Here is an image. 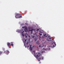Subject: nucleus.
Segmentation results:
<instances>
[{
    "instance_id": "f257e3e1",
    "label": "nucleus",
    "mask_w": 64,
    "mask_h": 64,
    "mask_svg": "<svg viewBox=\"0 0 64 64\" xmlns=\"http://www.w3.org/2000/svg\"><path fill=\"white\" fill-rule=\"evenodd\" d=\"M34 56L36 58L37 60H38L39 61H40V60H43V57L40 56L38 55V54H35Z\"/></svg>"
},
{
    "instance_id": "f03ea898",
    "label": "nucleus",
    "mask_w": 64,
    "mask_h": 64,
    "mask_svg": "<svg viewBox=\"0 0 64 64\" xmlns=\"http://www.w3.org/2000/svg\"><path fill=\"white\" fill-rule=\"evenodd\" d=\"M15 15V17L16 18H22V16L20 14H17Z\"/></svg>"
},
{
    "instance_id": "7ed1b4c3",
    "label": "nucleus",
    "mask_w": 64,
    "mask_h": 64,
    "mask_svg": "<svg viewBox=\"0 0 64 64\" xmlns=\"http://www.w3.org/2000/svg\"><path fill=\"white\" fill-rule=\"evenodd\" d=\"M23 29L22 28V29H21L20 30V32H22V36H24V34H23V32H24V30L23 31Z\"/></svg>"
},
{
    "instance_id": "20e7f679",
    "label": "nucleus",
    "mask_w": 64,
    "mask_h": 64,
    "mask_svg": "<svg viewBox=\"0 0 64 64\" xmlns=\"http://www.w3.org/2000/svg\"><path fill=\"white\" fill-rule=\"evenodd\" d=\"M30 50L32 51V50H33V47H32V45L30 44Z\"/></svg>"
},
{
    "instance_id": "39448f33",
    "label": "nucleus",
    "mask_w": 64,
    "mask_h": 64,
    "mask_svg": "<svg viewBox=\"0 0 64 64\" xmlns=\"http://www.w3.org/2000/svg\"><path fill=\"white\" fill-rule=\"evenodd\" d=\"M30 31L31 32V33H32V31H35V29L32 28V29H30Z\"/></svg>"
},
{
    "instance_id": "423d86ee",
    "label": "nucleus",
    "mask_w": 64,
    "mask_h": 64,
    "mask_svg": "<svg viewBox=\"0 0 64 64\" xmlns=\"http://www.w3.org/2000/svg\"><path fill=\"white\" fill-rule=\"evenodd\" d=\"M4 52H5V53L6 54H8L9 53V52L8 50H6V51H4Z\"/></svg>"
},
{
    "instance_id": "0eeeda50",
    "label": "nucleus",
    "mask_w": 64,
    "mask_h": 64,
    "mask_svg": "<svg viewBox=\"0 0 64 64\" xmlns=\"http://www.w3.org/2000/svg\"><path fill=\"white\" fill-rule=\"evenodd\" d=\"M7 45L9 48L10 47V43L8 42L7 43Z\"/></svg>"
},
{
    "instance_id": "6e6552de",
    "label": "nucleus",
    "mask_w": 64,
    "mask_h": 64,
    "mask_svg": "<svg viewBox=\"0 0 64 64\" xmlns=\"http://www.w3.org/2000/svg\"><path fill=\"white\" fill-rule=\"evenodd\" d=\"M44 36L45 38H47V35H46V34H44Z\"/></svg>"
},
{
    "instance_id": "1a4fd4ad",
    "label": "nucleus",
    "mask_w": 64,
    "mask_h": 64,
    "mask_svg": "<svg viewBox=\"0 0 64 64\" xmlns=\"http://www.w3.org/2000/svg\"><path fill=\"white\" fill-rule=\"evenodd\" d=\"M10 45L11 46H14V44H13V42H11L10 43Z\"/></svg>"
},
{
    "instance_id": "9d476101",
    "label": "nucleus",
    "mask_w": 64,
    "mask_h": 64,
    "mask_svg": "<svg viewBox=\"0 0 64 64\" xmlns=\"http://www.w3.org/2000/svg\"><path fill=\"white\" fill-rule=\"evenodd\" d=\"M54 45H53L52 46L53 47H55V46H56V43L55 42H54Z\"/></svg>"
},
{
    "instance_id": "9b49d317",
    "label": "nucleus",
    "mask_w": 64,
    "mask_h": 64,
    "mask_svg": "<svg viewBox=\"0 0 64 64\" xmlns=\"http://www.w3.org/2000/svg\"><path fill=\"white\" fill-rule=\"evenodd\" d=\"M39 34L40 36H42V32H40Z\"/></svg>"
},
{
    "instance_id": "f8f14e48",
    "label": "nucleus",
    "mask_w": 64,
    "mask_h": 64,
    "mask_svg": "<svg viewBox=\"0 0 64 64\" xmlns=\"http://www.w3.org/2000/svg\"><path fill=\"white\" fill-rule=\"evenodd\" d=\"M35 51L34 50H33L32 52V54H35Z\"/></svg>"
},
{
    "instance_id": "ddd939ff",
    "label": "nucleus",
    "mask_w": 64,
    "mask_h": 64,
    "mask_svg": "<svg viewBox=\"0 0 64 64\" xmlns=\"http://www.w3.org/2000/svg\"><path fill=\"white\" fill-rule=\"evenodd\" d=\"M25 28V32H27V28Z\"/></svg>"
},
{
    "instance_id": "4468645a",
    "label": "nucleus",
    "mask_w": 64,
    "mask_h": 64,
    "mask_svg": "<svg viewBox=\"0 0 64 64\" xmlns=\"http://www.w3.org/2000/svg\"><path fill=\"white\" fill-rule=\"evenodd\" d=\"M39 47H40V48H41V47H42V45H41V44H40V45H39Z\"/></svg>"
},
{
    "instance_id": "2eb2a0df",
    "label": "nucleus",
    "mask_w": 64,
    "mask_h": 64,
    "mask_svg": "<svg viewBox=\"0 0 64 64\" xmlns=\"http://www.w3.org/2000/svg\"><path fill=\"white\" fill-rule=\"evenodd\" d=\"M3 53L2 52H0V55H1Z\"/></svg>"
},
{
    "instance_id": "dca6fc26",
    "label": "nucleus",
    "mask_w": 64,
    "mask_h": 64,
    "mask_svg": "<svg viewBox=\"0 0 64 64\" xmlns=\"http://www.w3.org/2000/svg\"><path fill=\"white\" fill-rule=\"evenodd\" d=\"M36 44H39V43L38 41L36 42Z\"/></svg>"
},
{
    "instance_id": "f3484780",
    "label": "nucleus",
    "mask_w": 64,
    "mask_h": 64,
    "mask_svg": "<svg viewBox=\"0 0 64 64\" xmlns=\"http://www.w3.org/2000/svg\"><path fill=\"white\" fill-rule=\"evenodd\" d=\"M34 35H35V36H37V35L36 34V33L35 32L34 33Z\"/></svg>"
},
{
    "instance_id": "a211bd4d",
    "label": "nucleus",
    "mask_w": 64,
    "mask_h": 64,
    "mask_svg": "<svg viewBox=\"0 0 64 64\" xmlns=\"http://www.w3.org/2000/svg\"><path fill=\"white\" fill-rule=\"evenodd\" d=\"M26 34H25V37L26 38H27V35H26Z\"/></svg>"
},
{
    "instance_id": "6ab92c4d",
    "label": "nucleus",
    "mask_w": 64,
    "mask_h": 64,
    "mask_svg": "<svg viewBox=\"0 0 64 64\" xmlns=\"http://www.w3.org/2000/svg\"><path fill=\"white\" fill-rule=\"evenodd\" d=\"M26 40H25V41L24 42V43L25 44H26Z\"/></svg>"
},
{
    "instance_id": "aec40b11",
    "label": "nucleus",
    "mask_w": 64,
    "mask_h": 64,
    "mask_svg": "<svg viewBox=\"0 0 64 64\" xmlns=\"http://www.w3.org/2000/svg\"><path fill=\"white\" fill-rule=\"evenodd\" d=\"M36 31H39V28L37 29V30H36Z\"/></svg>"
},
{
    "instance_id": "412c9836",
    "label": "nucleus",
    "mask_w": 64,
    "mask_h": 64,
    "mask_svg": "<svg viewBox=\"0 0 64 64\" xmlns=\"http://www.w3.org/2000/svg\"><path fill=\"white\" fill-rule=\"evenodd\" d=\"M25 27H22V28H25Z\"/></svg>"
},
{
    "instance_id": "4be33fe9",
    "label": "nucleus",
    "mask_w": 64,
    "mask_h": 64,
    "mask_svg": "<svg viewBox=\"0 0 64 64\" xmlns=\"http://www.w3.org/2000/svg\"><path fill=\"white\" fill-rule=\"evenodd\" d=\"M35 37V36H32V38H34Z\"/></svg>"
},
{
    "instance_id": "5701e85b",
    "label": "nucleus",
    "mask_w": 64,
    "mask_h": 64,
    "mask_svg": "<svg viewBox=\"0 0 64 64\" xmlns=\"http://www.w3.org/2000/svg\"><path fill=\"white\" fill-rule=\"evenodd\" d=\"M48 38H49L50 37V36H48Z\"/></svg>"
},
{
    "instance_id": "b1692460",
    "label": "nucleus",
    "mask_w": 64,
    "mask_h": 64,
    "mask_svg": "<svg viewBox=\"0 0 64 64\" xmlns=\"http://www.w3.org/2000/svg\"><path fill=\"white\" fill-rule=\"evenodd\" d=\"M39 37L40 38V37H41V36H39Z\"/></svg>"
},
{
    "instance_id": "393cba45",
    "label": "nucleus",
    "mask_w": 64,
    "mask_h": 64,
    "mask_svg": "<svg viewBox=\"0 0 64 64\" xmlns=\"http://www.w3.org/2000/svg\"><path fill=\"white\" fill-rule=\"evenodd\" d=\"M49 39H51V38H49Z\"/></svg>"
},
{
    "instance_id": "a878e982",
    "label": "nucleus",
    "mask_w": 64,
    "mask_h": 64,
    "mask_svg": "<svg viewBox=\"0 0 64 64\" xmlns=\"http://www.w3.org/2000/svg\"><path fill=\"white\" fill-rule=\"evenodd\" d=\"M28 44L27 43H26V44Z\"/></svg>"
}]
</instances>
